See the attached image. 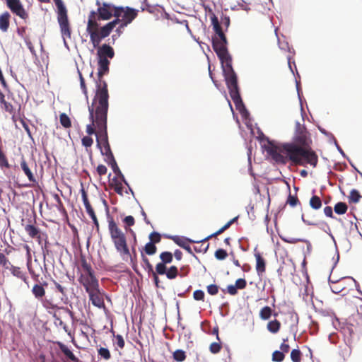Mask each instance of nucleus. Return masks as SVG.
Returning <instances> with one entry per match:
<instances>
[{"label": "nucleus", "instance_id": "obj_13", "mask_svg": "<svg viewBox=\"0 0 362 362\" xmlns=\"http://www.w3.org/2000/svg\"><path fill=\"white\" fill-rule=\"evenodd\" d=\"M7 8L11 12L24 21L29 18V13L24 8L21 0H5Z\"/></svg>", "mask_w": 362, "mask_h": 362}, {"label": "nucleus", "instance_id": "obj_26", "mask_svg": "<svg viewBox=\"0 0 362 362\" xmlns=\"http://www.w3.org/2000/svg\"><path fill=\"white\" fill-rule=\"evenodd\" d=\"M8 270L10 271L13 276L22 280L25 283H27L28 277L26 273L23 272L21 267L12 264L11 266H9V269Z\"/></svg>", "mask_w": 362, "mask_h": 362}, {"label": "nucleus", "instance_id": "obj_20", "mask_svg": "<svg viewBox=\"0 0 362 362\" xmlns=\"http://www.w3.org/2000/svg\"><path fill=\"white\" fill-rule=\"evenodd\" d=\"M150 242L146 244L144 251L146 255H152L156 252L157 248L155 245L158 243V232L154 231L149 235Z\"/></svg>", "mask_w": 362, "mask_h": 362}, {"label": "nucleus", "instance_id": "obj_15", "mask_svg": "<svg viewBox=\"0 0 362 362\" xmlns=\"http://www.w3.org/2000/svg\"><path fill=\"white\" fill-rule=\"evenodd\" d=\"M175 244L180 247L181 248L186 250L189 254H192V249L191 246L189 245V243H203L205 240H194L186 236H180L179 235L178 238H175Z\"/></svg>", "mask_w": 362, "mask_h": 362}, {"label": "nucleus", "instance_id": "obj_16", "mask_svg": "<svg viewBox=\"0 0 362 362\" xmlns=\"http://www.w3.org/2000/svg\"><path fill=\"white\" fill-rule=\"evenodd\" d=\"M145 269L148 272V275H151L153 278L155 285L158 287V263L156 264L155 267L151 264L149 259L143 257Z\"/></svg>", "mask_w": 362, "mask_h": 362}, {"label": "nucleus", "instance_id": "obj_40", "mask_svg": "<svg viewBox=\"0 0 362 362\" xmlns=\"http://www.w3.org/2000/svg\"><path fill=\"white\" fill-rule=\"evenodd\" d=\"M267 329H268L269 332H270L272 334H276L280 329L281 322L278 320H276V319H274L273 320H270L267 323Z\"/></svg>", "mask_w": 362, "mask_h": 362}, {"label": "nucleus", "instance_id": "obj_35", "mask_svg": "<svg viewBox=\"0 0 362 362\" xmlns=\"http://www.w3.org/2000/svg\"><path fill=\"white\" fill-rule=\"evenodd\" d=\"M61 303V301H57V300H54L53 298H45L42 300V305L46 309H58L59 308V305Z\"/></svg>", "mask_w": 362, "mask_h": 362}, {"label": "nucleus", "instance_id": "obj_11", "mask_svg": "<svg viewBox=\"0 0 362 362\" xmlns=\"http://www.w3.org/2000/svg\"><path fill=\"white\" fill-rule=\"evenodd\" d=\"M138 11L132 8L126 7H117L115 11V19H119L121 23V27L124 28L128 24L132 22V21L137 16Z\"/></svg>", "mask_w": 362, "mask_h": 362}, {"label": "nucleus", "instance_id": "obj_36", "mask_svg": "<svg viewBox=\"0 0 362 362\" xmlns=\"http://www.w3.org/2000/svg\"><path fill=\"white\" fill-rule=\"evenodd\" d=\"M348 205L344 202H338L334 206V211L337 215H344L348 211Z\"/></svg>", "mask_w": 362, "mask_h": 362}, {"label": "nucleus", "instance_id": "obj_42", "mask_svg": "<svg viewBox=\"0 0 362 362\" xmlns=\"http://www.w3.org/2000/svg\"><path fill=\"white\" fill-rule=\"evenodd\" d=\"M160 259L161 264L165 265L166 264H170L173 262V255L171 252L164 251L160 253Z\"/></svg>", "mask_w": 362, "mask_h": 362}, {"label": "nucleus", "instance_id": "obj_34", "mask_svg": "<svg viewBox=\"0 0 362 362\" xmlns=\"http://www.w3.org/2000/svg\"><path fill=\"white\" fill-rule=\"evenodd\" d=\"M25 230L31 238H35L39 236L40 230L33 224H27L25 226Z\"/></svg>", "mask_w": 362, "mask_h": 362}, {"label": "nucleus", "instance_id": "obj_24", "mask_svg": "<svg viewBox=\"0 0 362 362\" xmlns=\"http://www.w3.org/2000/svg\"><path fill=\"white\" fill-rule=\"evenodd\" d=\"M0 106L6 112L8 113L13 117L16 115V109L13 105L6 100L4 94L0 91Z\"/></svg>", "mask_w": 362, "mask_h": 362}, {"label": "nucleus", "instance_id": "obj_10", "mask_svg": "<svg viewBox=\"0 0 362 362\" xmlns=\"http://www.w3.org/2000/svg\"><path fill=\"white\" fill-rule=\"evenodd\" d=\"M110 61L108 59H103L100 60L98 59V81L96 83V92L95 94V96L93 98H95L96 95L100 93L101 90H103V89H105L107 91V95L108 93V89H107V83L103 80V76L107 74L109 71V66H110Z\"/></svg>", "mask_w": 362, "mask_h": 362}, {"label": "nucleus", "instance_id": "obj_39", "mask_svg": "<svg viewBox=\"0 0 362 362\" xmlns=\"http://www.w3.org/2000/svg\"><path fill=\"white\" fill-rule=\"evenodd\" d=\"M287 187H288L289 192H288V195L287 197L286 204H288L291 207L294 208L298 204H300V202L298 199L297 194H293V195L291 194L290 186L288 184H287Z\"/></svg>", "mask_w": 362, "mask_h": 362}, {"label": "nucleus", "instance_id": "obj_55", "mask_svg": "<svg viewBox=\"0 0 362 362\" xmlns=\"http://www.w3.org/2000/svg\"><path fill=\"white\" fill-rule=\"evenodd\" d=\"M333 211H334V207L332 208V206H327L324 208V214L327 217L335 219L340 223H343L341 218H338L334 216Z\"/></svg>", "mask_w": 362, "mask_h": 362}, {"label": "nucleus", "instance_id": "obj_1", "mask_svg": "<svg viewBox=\"0 0 362 362\" xmlns=\"http://www.w3.org/2000/svg\"><path fill=\"white\" fill-rule=\"evenodd\" d=\"M109 95L105 89L101 90L93 99L88 106L90 124L86 126L88 135L95 134L98 148L105 158L113 156L108 140L107 134V112L109 108Z\"/></svg>", "mask_w": 362, "mask_h": 362}, {"label": "nucleus", "instance_id": "obj_41", "mask_svg": "<svg viewBox=\"0 0 362 362\" xmlns=\"http://www.w3.org/2000/svg\"><path fill=\"white\" fill-rule=\"evenodd\" d=\"M296 88L298 98L300 105L301 116H302L303 119H304V117H305V111L303 110V105H302V101H303V95H302V94L303 93H302L301 88H300V81L297 80L296 78Z\"/></svg>", "mask_w": 362, "mask_h": 362}, {"label": "nucleus", "instance_id": "obj_2", "mask_svg": "<svg viewBox=\"0 0 362 362\" xmlns=\"http://www.w3.org/2000/svg\"><path fill=\"white\" fill-rule=\"evenodd\" d=\"M98 6L97 11H91L88 17L86 32L90 35V40L95 48L101 41L108 37L115 26L119 23V19H115L100 27L98 21L110 20L115 16V11L117 7L107 3L100 4L97 1Z\"/></svg>", "mask_w": 362, "mask_h": 362}, {"label": "nucleus", "instance_id": "obj_62", "mask_svg": "<svg viewBox=\"0 0 362 362\" xmlns=\"http://www.w3.org/2000/svg\"><path fill=\"white\" fill-rule=\"evenodd\" d=\"M205 297V293L203 290L197 289L195 290L193 293V298L195 300H204Z\"/></svg>", "mask_w": 362, "mask_h": 362}, {"label": "nucleus", "instance_id": "obj_37", "mask_svg": "<svg viewBox=\"0 0 362 362\" xmlns=\"http://www.w3.org/2000/svg\"><path fill=\"white\" fill-rule=\"evenodd\" d=\"M361 198H362V196L360 194L359 191L356 189H352L348 197L349 204H357L360 202Z\"/></svg>", "mask_w": 362, "mask_h": 362}, {"label": "nucleus", "instance_id": "obj_12", "mask_svg": "<svg viewBox=\"0 0 362 362\" xmlns=\"http://www.w3.org/2000/svg\"><path fill=\"white\" fill-rule=\"evenodd\" d=\"M78 280L86 292L100 287L99 281L95 275L94 271L81 273L79 274Z\"/></svg>", "mask_w": 362, "mask_h": 362}, {"label": "nucleus", "instance_id": "obj_61", "mask_svg": "<svg viewBox=\"0 0 362 362\" xmlns=\"http://www.w3.org/2000/svg\"><path fill=\"white\" fill-rule=\"evenodd\" d=\"M240 248L243 252H247L249 249L248 240L245 237L239 239Z\"/></svg>", "mask_w": 362, "mask_h": 362}, {"label": "nucleus", "instance_id": "obj_4", "mask_svg": "<svg viewBox=\"0 0 362 362\" xmlns=\"http://www.w3.org/2000/svg\"><path fill=\"white\" fill-rule=\"evenodd\" d=\"M274 151L281 156L284 162H275L270 156L266 155V160H269L273 165H285L288 160L297 161L299 153H304V148L299 146L292 142L280 143L275 140L274 144Z\"/></svg>", "mask_w": 362, "mask_h": 362}, {"label": "nucleus", "instance_id": "obj_30", "mask_svg": "<svg viewBox=\"0 0 362 362\" xmlns=\"http://www.w3.org/2000/svg\"><path fill=\"white\" fill-rule=\"evenodd\" d=\"M320 313L323 316H329V317H330L332 318V325H333L334 328H335L336 329H337V323L338 324L339 326H340L339 320L337 317V315H335L334 312L332 310H331V309H322L320 310Z\"/></svg>", "mask_w": 362, "mask_h": 362}, {"label": "nucleus", "instance_id": "obj_54", "mask_svg": "<svg viewBox=\"0 0 362 362\" xmlns=\"http://www.w3.org/2000/svg\"><path fill=\"white\" fill-rule=\"evenodd\" d=\"M285 358V354L279 351V350H275L272 353V360L274 362H282Z\"/></svg>", "mask_w": 362, "mask_h": 362}, {"label": "nucleus", "instance_id": "obj_29", "mask_svg": "<svg viewBox=\"0 0 362 362\" xmlns=\"http://www.w3.org/2000/svg\"><path fill=\"white\" fill-rule=\"evenodd\" d=\"M80 274L94 271L91 264L88 262L86 257L83 255L80 257V267L78 268Z\"/></svg>", "mask_w": 362, "mask_h": 362}, {"label": "nucleus", "instance_id": "obj_28", "mask_svg": "<svg viewBox=\"0 0 362 362\" xmlns=\"http://www.w3.org/2000/svg\"><path fill=\"white\" fill-rule=\"evenodd\" d=\"M58 346L61 351L66 356L67 358L73 362H81L80 360L73 354V352L62 342H58Z\"/></svg>", "mask_w": 362, "mask_h": 362}, {"label": "nucleus", "instance_id": "obj_7", "mask_svg": "<svg viewBox=\"0 0 362 362\" xmlns=\"http://www.w3.org/2000/svg\"><path fill=\"white\" fill-rule=\"evenodd\" d=\"M256 126H257V124ZM256 129L257 133L258 134L257 139L259 141L260 144L267 142V144L261 145L262 151L266 152V155L270 156V158L275 162L284 163V160L281 156L276 153L274 151L275 147L274 146V144H275V140L271 139L269 137L266 136L259 127H257Z\"/></svg>", "mask_w": 362, "mask_h": 362}, {"label": "nucleus", "instance_id": "obj_56", "mask_svg": "<svg viewBox=\"0 0 362 362\" xmlns=\"http://www.w3.org/2000/svg\"><path fill=\"white\" fill-rule=\"evenodd\" d=\"M0 265L6 270H8L9 266L12 265L9 259L1 252H0Z\"/></svg>", "mask_w": 362, "mask_h": 362}, {"label": "nucleus", "instance_id": "obj_52", "mask_svg": "<svg viewBox=\"0 0 362 362\" xmlns=\"http://www.w3.org/2000/svg\"><path fill=\"white\" fill-rule=\"evenodd\" d=\"M302 353L298 348L293 349L291 351V359L293 362H300L301 361Z\"/></svg>", "mask_w": 362, "mask_h": 362}, {"label": "nucleus", "instance_id": "obj_6", "mask_svg": "<svg viewBox=\"0 0 362 362\" xmlns=\"http://www.w3.org/2000/svg\"><path fill=\"white\" fill-rule=\"evenodd\" d=\"M215 36L218 38L215 40L214 37H212L211 41L212 44V47L218 58H221V56L223 54H226L228 58V63L233 62V58L231 54H230L228 48V39L224 34L223 31L220 29L218 31H214Z\"/></svg>", "mask_w": 362, "mask_h": 362}, {"label": "nucleus", "instance_id": "obj_49", "mask_svg": "<svg viewBox=\"0 0 362 362\" xmlns=\"http://www.w3.org/2000/svg\"><path fill=\"white\" fill-rule=\"evenodd\" d=\"M0 168L1 169L6 168L8 169L11 168L10 164L8 163V158L3 151L1 146H0Z\"/></svg>", "mask_w": 362, "mask_h": 362}, {"label": "nucleus", "instance_id": "obj_53", "mask_svg": "<svg viewBox=\"0 0 362 362\" xmlns=\"http://www.w3.org/2000/svg\"><path fill=\"white\" fill-rule=\"evenodd\" d=\"M238 288L235 284H229L226 288H221V291L224 293H228L231 296H235L238 293Z\"/></svg>", "mask_w": 362, "mask_h": 362}, {"label": "nucleus", "instance_id": "obj_22", "mask_svg": "<svg viewBox=\"0 0 362 362\" xmlns=\"http://www.w3.org/2000/svg\"><path fill=\"white\" fill-rule=\"evenodd\" d=\"M257 247L255 248V257L256 259V271L259 279H262V276L266 270L267 262L265 259L262 256L261 253L256 252Z\"/></svg>", "mask_w": 362, "mask_h": 362}, {"label": "nucleus", "instance_id": "obj_5", "mask_svg": "<svg viewBox=\"0 0 362 362\" xmlns=\"http://www.w3.org/2000/svg\"><path fill=\"white\" fill-rule=\"evenodd\" d=\"M57 8V21L59 25L62 37L64 44H66V40L70 39L71 36V29L68 18L67 9L62 0H54Z\"/></svg>", "mask_w": 362, "mask_h": 362}, {"label": "nucleus", "instance_id": "obj_14", "mask_svg": "<svg viewBox=\"0 0 362 362\" xmlns=\"http://www.w3.org/2000/svg\"><path fill=\"white\" fill-rule=\"evenodd\" d=\"M88 294L89 300L92 304L99 308L105 306L103 294L100 287L86 292Z\"/></svg>", "mask_w": 362, "mask_h": 362}, {"label": "nucleus", "instance_id": "obj_46", "mask_svg": "<svg viewBox=\"0 0 362 362\" xmlns=\"http://www.w3.org/2000/svg\"><path fill=\"white\" fill-rule=\"evenodd\" d=\"M220 18H221V23L224 28H222L221 27V29L225 33V32L228 31V30L230 25V18L229 16L225 14L223 11L221 12Z\"/></svg>", "mask_w": 362, "mask_h": 362}, {"label": "nucleus", "instance_id": "obj_31", "mask_svg": "<svg viewBox=\"0 0 362 362\" xmlns=\"http://www.w3.org/2000/svg\"><path fill=\"white\" fill-rule=\"evenodd\" d=\"M293 140L294 141L299 142L302 145H305V146L308 145V141H309V137L308 136V133H307L306 130L305 129L303 130V133H301V134H295L293 137Z\"/></svg>", "mask_w": 362, "mask_h": 362}, {"label": "nucleus", "instance_id": "obj_8", "mask_svg": "<svg viewBox=\"0 0 362 362\" xmlns=\"http://www.w3.org/2000/svg\"><path fill=\"white\" fill-rule=\"evenodd\" d=\"M230 96L233 101L236 110L240 114L242 119L249 129L252 128V118L251 117L250 112L246 107L243 98L240 95V91L235 92L230 94Z\"/></svg>", "mask_w": 362, "mask_h": 362}, {"label": "nucleus", "instance_id": "obj_57", "mask_svg": "<svg viewBox=\"0 0 362 362\" xmlns=\"http://www.w3.org/2000/svg\"><path fill=\"white\" fill-rule=\"evenodd\" d=\"M113 182L114 183L112 184V186L113 187L115 192L119 195H122L124 189L122 184L120 182L117 181V179H114Z\"/></svg>", "mask_w": 362, "mask_h": 362}, {"label": "nucleus", "instance_id": "obj_25", "mask_svg": "<svg viewBox=\"0 0 362 362\" xmlns=\"http://www.w3.org/2000/svg\"><path fill=\"white\" fill-rule=\"evenodd\" d=\"M11 13L5 11L0 14V30L2 33H6L10 26Z\"/></svg>", "mask_w": 362, "mask_h": 362}, {"label": "nucleus", "instance_id": "obj_3", "mask_svg": "<svg viewBox=\"0 0 362 362\" xmlns=\"http://www.w3.org/2000/svg\"><path fill=\"white\" fill-rule=\"evenodd\" d=\"M108 230L114 246L122 259L127 261L131 259L132 255L127 243L126 235L112 218H108Z\"/></svg>", "mask_w": 362, "mask_h": 362}, {"label": "nucleus", "instance_id": "obj_63", "mask_svg": "<svg viewBox=\"0 0 362 362\" xmlns=\"http://www.w3.org/2000/svg\"><path fill=\"white\" fill-rule=\"evenodd\" d=\"M98 351V354L105 360H109L111 358L110 351L106 348L100 347Z\"/></svg>", "mask_w": 362, "mask_h": 362}, {"label": "nucleus", "instance_id": "obj_17", "mask_svg": "<svg viewBox=\"0 0 362 362\" xmlns=\"http://www.w3.org/2000/svg\"><path fill=\"white\" fill-rule=\"evenodd\" d=\"M204 10L206 13V16H209L211 21V25L213 31H218L221 29L220 21L218 16L214 12L213 9L209 5H203Z\"/></svg>", "mask_w": 362, "mask_h": 362}, {"label": "nucleus", "instance_id": "obj_32", "mask_svg": "<svg viewBox=\"0 0 362 362\" xmlns=\"http://www.w3.org/2000/svg\"><path fill=\"white\" fill-rule=\"evenodd\" d=\"M26 29L27 28L25 26L18 27L16 29V33L19 37L24 40L25 42L28 46V47L30 48L32 46V43L30 42L29 37L26 34Z\"/></svg>", "mask_w": 362, "mask_h": 362}, {"label": "nucleus", "instance_id": "obj_38", "mask_svg": "<svg viewBox=\"0 0 362 362\" xmlns=\"http://www.w3.org/2000/svg\"><path fill=\"white\" fill-rule=\"evenodd\" d=\"M105 161L111 166L112 170L114 171V173L115 174H117V175L118 174H122L121 171H120V170H119V167H118V165L117 164V162H116V160L115 159L114 155L112 156H110V157H108L107 158H105ZM122 175V178H124V176L122 175ZM123 180H124V183L126 185H128L126 182V181L124 180V179H123Z\"/></svg>", "mask_w": 362, "mask_h": 362}, {"label": "nucleus", "instance_id": "obj_59", "mask_svg": "<svg viewBox=\"0 0 362 362\" xmlns=\"http://www.w3.org/2000/svg\"><path fill=\"white\" fill-rule=\"evenodd\" d=\"M219 286L216 284H211L206 286L207 293L211 296H215L218 293Z\"/></svg>", "mask_w": 362, "mask_h": 362}, {"label": "nucleus", "instance_id": "obj_44", "mask_svg": "<svg viewBox=\"0 0 362 362\" xmlns=\"http://www.w3.org/2000/svg\"><path fill=\"white\" fill-rule=\"evenodd\" d=\"M32 293L36 298L40 299L45 296V290L42 285L35 284L33 287Z\"/></svg>", "mask_w": 362, "mask_h": 362}, {"label": "nucleus", "instance_id": "obj_64", "mask_svg": "<svg viewBox=\"0 0 362 362\" xmlns=\"http://www.w3.org/2000/svg\"><path fill=\"white\" fill-rule=\"evenodd\" d=\"M221 341L212 342L209 346V351L214 354H218L221 351Z\"/></svg>", "mask_w": 362, "mask_h": 362}, {"label": "nucleus", "instance_id": "obj_21", "mask_svg": "<svg viewBox=\"0 0 362 362\" xmlns=\"http://www.w3.org/2000/svg\"><path fill=\"white\" fill-rule=\"evenodd\" d=\"M304 153H299V156L303 158L307 163L315 168L318 162V157L316 153L311 148H304Z\"/></svg>", "mask_w": 362, "mask_h": 362}, {"label": "nucleus", "instance_id": "obj_19", "mask_svg": "<svg viewBox=\"0 0 362 362\" xmlns=\"http://www.w3.org/2000/svg\"><path fill=\"white\" fill-rule=\"evenodd\" d=\"M97 47H98L97 53L98 59H112L115 57L114 49L109 45L103 44L102 46L99 47L98 45Z\"/></svg>", "mask_w": 362, "mask_h": 362}, {"label": "nucleus", "instance_id": "obj_50", "mask_svg": "<svg viewBox=\"0 0 362 362\" xmlns=\"http://www.w3.org/2000/svg\"><path fill=\"white\" fill-rule=\"evenodd\" d=\"M228 254L223 248H218L214 252V257L217 260L223 261L226 259Z\"/></svg>", "mask_w": 362, "mask_h": 362}, {"label": "nucleus", "instance_id": "obj_9", "mask_svg": "<svg viewBox=\"0 0 362 362\" xmlns=\"http://www.w3.org/2000/svg\"><path fill=\"white\" fill-rule=\"evenodd\" d=\"M223 76L229 94L240 91L238 84V77L233 67V62L228 63L227 68L222 69Z\"/></svg>", "mask_w": 362, "mask_h": 362}, {"label": "nucleus", "instance_id": "obj_33", "mask_svg": "<svg viewBox=\"0 0 362 362\" xmlns=\"http://www.w3.org/2000/svg\"><path fill=\"white\" fill-rule=\"evenodd\" d=\"M288 313L290 315L291 320H293V317L295 316V323L292 324L290 326V329L292 332H293V335L295 337L297 332V325L299 322V317L298 313L294 310L293 308L288 310Z\"/></svg>", "mask_w": 362, "mask_h": 362}, {"label": "nucleus", "instance_id": "obj_45", "mask_svg": "<svg viewBox=\"0 0 362 362\" xmlns=\"http://www.w3.org/2000/svg\"><path fill=\"white\" fill-rule=\"evenodd\" d=\"M309 204L313 209L318 210L322 207V202L318 196L313 194L310 199Z\"/></svg>", "mask_w": 362, "mask_h": 362}, {"label": "nucleus", "instance_id": "obj_18", "mask_svg": "<svg viewBox=\"0 0 362 362\" xmlns=\"http://www.w3.org/2000/svg\"><path fill=\"white\" fill-rule=\"evenodd\" d=\"M21 168L25 175L27 176L28 180L31 182L33 185L37 184V180L35 177L33 172L31 171V167L33 165L36 166L35 163H32L30 165L28 163L25 158L23 156L21 159Z\"/></svg>", "mask_w": 362, "mask_h": 362}, {"label": "nucleus", "instance_id": "obj_27", "mask_svg": "<svg viewBox=\"0 0 362 362\" xmlns=\"http://www.w3.org/2000/svg\"><path fill=\"white\" fill-rule=\"evenodd\" d=\"M239 215L235 216L234 218H231L230 221H228L225 225H223L221 228H219L217 231L214 232V233L208 235L205 238L203 239V240H207L210 238H211L214 236H216L221 233H222L223 231L227 230L233 223H235L238 221L239 218Z\"/></svg>", "mask_w": 362, "mask_h": 362}, {"label": "nucleus", "instance_id": "obj_43", "mask_svg": "<svg viewBox=\"0 0 362 362\" xmlns=\"http://www.w3.org/2000/svg\"><path fill=\"white\" fill-rule=\"evenodd\" d=\"M272 315V309L270 306L265 305L259 311V317L262 320H268Z\"/></svg>", "mask_w": 362, "mask_h": 362}, {"label": "nucleus", "instance_id": "obj_60", "mask_svg": "<svg viewBox=\"0 0 362 362\" xmlns=\"http://www.w3.org/2000/svg\"><path fill=\"white\" fill-rule=\"evenodd\" d=\"M341 282L342 281H339L337 282L334 286H330V289L332 293L338 294L345 288V286L342 284Z\"/></svg>", "mask_w": 362, "mask_h": 362}, {"label": "nucleus", "instance_id": "obj_47", "mask_svg": "<svg viewBox=\"0 0 362 362\" xmlns=\"http://www.w3.org/2000/svg\"><path fill=\"white\" fill-rule=\"evenodd\" d=\"M288 65L291 72L293 74L295 78L298 80V78H300V74L297 71L296 65L295 61L293 60L291 56L287 57Z\"/></svg>", "mask_w": 362, "mask_h": 362}, {"label": "nucleus", "instance_id": "obj_58", "mask_svg": "<svg viewBox=\"0 0 362 362\" xmlns=\"http://www.w3.org/2000/svg\"><path fill=\"white\" fill-rule=\"evenodd\" d=\"M278 44H279V47L281 49L287 50V52L289 53L295 54L294 49L289 46V44L288 42H281L279 39L278 38Z\"/></svg>", "mask_w": 362, "mask_h": 362}, {"label": "nucleus", "instance_id": "obj_48", "mask_svg": "<svg viewBox=\"0 0 362 362\" xmlns=\"http://www.w3.org/2000/svg\"><path fill=\"white\" fill-rule=\"evenodd\" d=\"M173 359L177 362H182L185 360L187 355L186 352L182 349H176L173 353Z\"/></svg>", "mask_w": 362, "mask_h": 362}, {"label": "nucleus", "instance_id": "obj_23", "mask_svg": "<svg viewBox=\"0 0 362 362\" xmlns=\"http://www.w3.org/2000/svg\"><path fill=\"white\" fill-rule=\"evenodd\" d=\"M160 275H165L170 280L175 279L178 275V268L175 265L168 267L160 263Z\"/></svg>", "mask_w": 362, "mask_h": 362}, {"label": "nucleus", "instance_id": "obj_51", "mask_svg": "<svg viewBox=\"0 0 362 362\" xmlns=\"http://www.w3.org/2000/svg\"><path fill=\"white\" fill-rule=\"evenodd\" d=\"M59 120H60V123L64 127V128H69L71 127V119L70 118L67 116L66 114L65 113H62L60 114L59 115Z\"/></svg>", "mask_w": 362, "mask_h": 362}]
</instances>
